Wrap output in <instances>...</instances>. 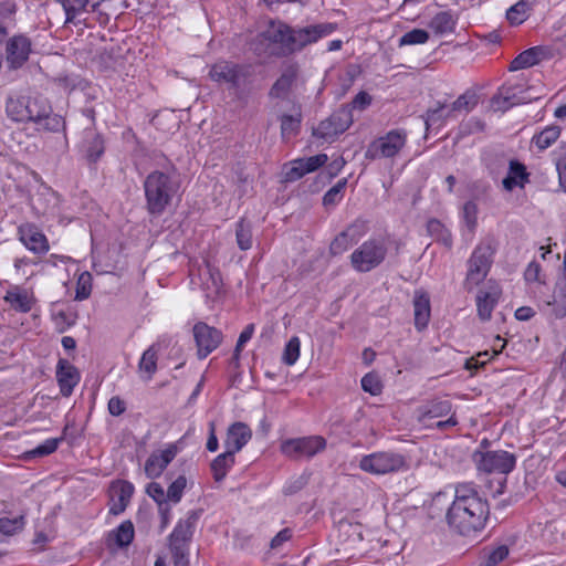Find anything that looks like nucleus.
I'll return each instance as SVG.
<instances>
[{
  "mask_svg": "<svg viewBox=\"0 0 566 566\" xmlns=\"http://www.w3.org/2000/svg\"><path fill=\"white\" fill-rule=\"evenodd\" d=\"M489 505L473 482L454 485V496L446 513L447 524L454 532L468 536L484 528Z\"/></svg>",
  "mask_w": 566,
  "mask_h": 566,
  "instance_id": "f257e3e1",
  "label": "nucleus"
},
{
  "mask_svg": "<svg viewBox=\"0 0 566 566\" xmlns=\"http://www.w3.org/2000/svg\"><path fill=\"white\" fill-rule=\"evenodd\" d=\"M209 77L218 84L229 85L234 91V99L242 107L248 105L250 96V91L245 87L250 77V69L248 66L230 61H218L211 65Z\"/></svg>",
  "mask_w": 566,
  "mask_h": 566,
  "instance_id": "f03ea898",
  "label": "nucleus"
},
{
  "mask_svg": "<svg viewBox=\"0 0 566 566\" xmlns=\"http://www.w3.org/2000/svg\"><path fill=\"white\" fill-rule=\"evenodd\" d=\"M144 189L148 212L159 216L170 205L178 185L169 174L155 170L146 177Z\"/></svg>",
  "mask_w": 566,
  "mask_h": 566,
  "instance_id": "7ed1b4c3",
  "label": "nucleus"
},
{
  "mask_svg": "<svg viewBox=\"0 0 566 566\" xmlns=\"http://www.w3.org/2000/svg\"><path fill=\"white\" fill-rule=\"evenodd\" d=\"M252 49L264 57L291 55L290 25L282 21H270L266 29L255 36Z\"/></svg>",
  "mask_w": 566,
  "mask_h": 566,
  "instance_id": "20e7f679",
  "label": "nucleus"
},
{
  "mask_svg": "<svg viewBox=\"0 0 566 566\" xmlns=\"http://www.w3.org/2000/svg\"><path fill=\"white\" fill-rule=\"evenodd\" d=\"M202 510L188 511L168 536V546L175 566H188L189 548Z\"/></svg>",
  "mask_w": 566,
  "mask_h": 566,
  "instance_id": "39448f33",
  "label": "nucleus"
},
{
  "mask_svg": "<svg viewBox=\"0 0 566 566\" xmlns=\"http://www.w3.org/2000/svg\"><path fill=\"white\" fill-rule=\"evenodd\" d=\"M49 111V102L41 96L11 94L6 101V114L15 123L40 124Z\"/></svg>",
  "mask_w": 566,
  "mask_h": 566,
  "instance_id": "423d86ee",
  "label": "nucleus"
},
{
  "mask_svg": "<svg viewBox=\"0 0 566 566\" xmlns=\"http://www.w3.org/2000/svg\"><path fill=\"white\" fill-rule=\"evenodd\" d=\"M358 467L361 471L377 476L403 472L409 469L407 457L394 450L365 454L360 458Z\"/></svg>",
  "mask_w": 566,
  "mask_h": 566,
  "instance_id": "0eeeda50",
  "label": "nucleus"
},
{
  "mask_svg": "<svg viewBox=\"0 0 566 566\" xmlns=\"http://www.w3.org/2000/svg\"><path fill=\"white\" fill-rule=\"evenodd\" d=\"M387 253L388 247L384 238H369L352 252L350 265L358 273H367L378 268Z\"/></svg>",
  "mask_w": 566,
  "mask_h": 566,
  "instance_id": "6e6552de",
  "label": "nucleus"
},
{
  "mask_svg": "<svg viewBox=\"0 0 566 566\" xmlns=\"http://www.w3.org/2000/svg\"><path fill=\"white\" fill-rule=\"evenodd\" d=\"M408 134L403 128H395L373 139L366 150L365 158L368 160H394L407 146Z\"/></svg>",
  "mask_w": 566,
  "mask_h": 566,
  "instance_id": "1a4fd4ad",
  "label": "nucleus"
},
{
  "mask_svg": "<svg viewBox=\"0 0 566 566\" xmlns=\"http://www.w3.org/2000/svg\"><path fill=\"white\" fill-rule=\"evenodd\" d=\"M473 461L479 471L504 475L512 472L516 464L515 455L505 450H475L473 453Z\"/></svg>",
  "mask_w": 566,
  "mask_h": 566,
  "instance_id": "9d476101",
  "label": "nucleus"
},
{
  "mask_svg": "<svg viewBox=\"0 0 566 566\" xmlns=\"http://www.w3.org/2000/svg\"><path fill=\"white\" fill-rule=\"evenodd\" d=\"M335 31L333 23H318L303 28L290 25L291 55L302 51L305 46L316 43Z\"/></svg>",
  "mask_w": 566,
  "mask_h": 566,
  "instance_id": "9b49d317",
  "label": "nucleus"
},
{
  "mask_svg": "<svg viewBox=\"0 0 566 566\" xmlns=\"http://www.w3.org/2000/svg\"><path fill=\"white\" fill-rule=\"evenodd\" d=\"M353 124L350 109L346 107L338 108L329 117L322 120L313 130V135L319 139L332 143L339 135L345 133Z\"/></svg>",
  "mask_w": 566,
  "mask_h": 566,
  "instance_id": "f8f14e48",
  "label": "nucleus"
},
{
  "mask_svg": "<svg viewBox=\"0 0 566 566\" xmlns=\"http://www.w3.org/2000/svg\"><path fill=\"white\" fill-rule=\"evenodd\" d=\"M326 448V440L322 436H308L284 440L281 452L292 459L312 458Z\"/></svg>",
  "mask_w": 566,
  "mask_h": 566,
  "instance_id": "ddd939ff",
  "label": "nucleus"
},
{
  "mask_svg": "<svg viewBox=\"0 0 566 566\" xmlns=\"http://www.w3.org/2000/svg\"><path fill=\"white\" fill-rule=\"evenodd\" d=\"M493 251L489 244H479L468 261L465 284L470 287L479 285L488 275L492 264Z\"/></svg>",
  "mask_w": 566,
  "mask_h": 566,
  "instance_id": "4468645a",
  "label": "nucleus"
},
{
  "mask_svg": "<svg viewBox=\"0 0 566 566\" xmlns=\"http://www.w3.org/2000/svg\"><path fill=\"white\" fill-rule=\"evenodd\" d=\"M32 43L25 35L10 38L6 45V62L10 70L21 69L29 60Z\"/></svg>",
  "mask_w": 566,
  "mask_h": 566,
  "instance_id": "2eb2a0df",
  "label": "nucleus"
},
{
  "mask_svg": "<svg viewBox=\"0 0 566 566\" xmlns=\"http://www.w3.org/2000/svg\"><path fill=\"white\" fill-rule=\"evenodd\" d=\"M193 336L198 347V357L206 358L212 353L222 340V333L209 326L206 323L199 322L193 326Z\"/></svg>",
  "mask_w": 566,
  "mask_h": 566,
  "instance_id": "dca6fc26",
  "label": "nucleus"
},
{
  "mask_svg": "<svg viewBox=\"0 0 566 566\" xmlns=\"http://www.w3.org/2000/svg\"><path fill=\"white\" fill-rule=\"evenodd\" d=\"M18 235L22 244L34 254H45L50 250L45 234L33 223L20 224Z\"/></svg>",
  "mask_w": 566,
  "mask_h": 566,
  "instance_id": "f3484780",
  "label": "nucleus"
},
{
  "mask_svg": "<svg viewBox=\"0 0 566 566\" xmlns=\"http://www.w3.org/2000/svg\"><path fill=\"white\" fill-rule=\"evenodd\" d=\"M506 164L509 170L506 177L502 180L503 188L512 191L515 187H523L528 180V174L526 172V167L517 160H506L502 157L496 168L491 167L492 172L500 170V168L504 169Z\"/></svg>",
  "mask_w": 566,
  "mask_h": 566,
  "instance_id": "a211bd4d",
  "label": "nucleus"
},
{
  "mask_svg": "<svg viewBox=\"0 0 566 566\" xmlns=\"http://www.w3.org/2000/svg\"><path fill=\"white\" fill-rule=\"evenodd\" d=\"M134 491V485L128 481L116 480L112 482L109 485V496L112 502L109 513L113 515L123 513L126 510Z\"/></svg>",
  "mask_w": 566,
  "mask_h": 566,
  "instance_id": "6ab92c4d",
  "label": "nucleus"
},
{
  "mask_svg": "<svg viewBox=\"0 0 566 566\" xmlns=\"http://www.w3.org/2000/svg\"><path fill=\"white\" fill-rule=\"evenodd\" d=\"M451 410L452 403L449 400L432 399L417 409V419L426 427H430L431 420L448 416Z\"/></svg>",
  "mask_w": 566,
  "mask_h": 566,
  "instance_id": "aec40b11",
  "label": "nucleus"
},
{
  "mask_svg": "<svg viewBox=\"0 0 566 566\" xmlns=\"http://www.w3.org/2000/svg\"><path fill=\"white\" fill-rule=\"evenodd\" d=\"M78 147L91 163H96L104 154L103 137L92 127H87L82 132Z\"/></svg>",
  "mask_w": 566,
  "mask_h": 566,
  "instance_id": "412c9836",
  "label": "nucleus"
},
{
  "mask_svg": "<svg viewBox=\"0 0 566 566\" xmlns=\"http://www.w3.org/2000/svg\"><path fill=\"white\" fill-rule=\"evenodd\" d=\"M56 380L61 394L64 397H69L80 381V374L69 360L60 358L56 365Z\"/></svg>",
  "mask_w": 566,
  "mask_h": 566,
  "instance_id": "4be33fe9",
  "label": "nucleus"
},
{
  "mask_svg": "<svg viewBox=\"0 0 566 566\" xmlns=\"http://www.w3.org/2000/svg\"><path fill=\"white\" fill-rule=\"evenodd\" d=\"M252 431L244 422H234L227 430L224 439L226 450L237 453L250 441Z\"/></svg>",
  "mask_w": 566,
  "mask_h": 566,
  "instance_id": "5701e85b",
  "label": "nucleus"
},
{
  "mask_svg": "<svg viewBox=\"0 0 566 566\" xmlns=\"http://www.w3.org/2000/svg\"><path fill=\"white\" fill-rule=\"evenodd\" d=\"M413 316H415V327L417 331L421 332L427 328L430 316H431V306H430V297L423 291H416L413 296Z\"/></svg>",
  "mask_w": 566,
  "mask_h": 566,
  "instance_id": "b1692460",
  "label": "nucleus"
},
{
  "mask_svg": "<svg viewBox=\"0 0 566 566\" xmlns=\"http://www.w3.org/2000/svg\"><path fill=\"white\" fill-rule=\"evenodd\" d=\"M104 0H61L65 11V22H74L83 12H94Z\"/></svg>",
  "mask_w": 566,
  "mask_h": 566,
  "instance_id": "393cba45",
  "label": "nucleus"
},
{
  "mask_svg": "<svg viewBox=\"0 0 566 566\" xmlns=\"http://www.w3.org/2000/svg\"><path fill=\"white\" fill-rule=\"evenodd\" d=\"M296 76L297 66L293 64L289 65L272 85L270 96L274 98L285 97L296 80Z\"/></svg>",
  "mask_w": 566,
  "mask_h": 566,
  "instance_id": "a878e982",
  "label": "nucleus"
},
{
  "mask_svg": "<svg viewBox=\"0 0 566 566\" xmlns=\"http://www.w3.org/2000/svg\"><path fill=\"white\" fill-rule=\"evenodd\" d=\"M4 300L19 312L28 313L32 310L34 298L32 294L24 289L15 287L7 292Z\"/></svg>",
  "mask_w": 566,
  "mask_h": 566,
  "instance_id": "bb28decb",
  "label": "nucleus"
},
{
  "mask_svg": "<svg viewBox=\"0 0 566 566\" xmlns=\"http://www.w3.org/2000/svg\"><path fill=\"white\" fill-rule=\"evenodd\" d=\"M235 463V454L226 450L213 459L210 464L212 476L216 482H221L233 468Z\"/></svg>",
  "mask_w": 566,
  "mask_h": 566,
  "instance_id": "cd10ccee",
  "label": "nucleus"
},
{
  "mask_svg": "<svg viewBox=\"0 0 566 566\" xmlns=\"http://www.w3.org/2000/svg\"><path fill=\"white\" fill-rule=\"evenodd\" d=\"M499 294L496 291H479L476 295V308L478 315L482 321H489L492 316V312L497 303Z\"/></svg>",
  "mask_w": 566,
  "mask_h": 566,
  "instance_id": "c85d7f7f",
  "label": "nucleus"
},
{
  "mask_svg": "<svg viewBox=\"0 0 566 566\" xmlns=\"http://www.w3.org/2000/svg\"><path fill=\"white\" fill-rule=\"evenodd\" d=\"M457 25V19L448 11L437 13L429 22V28L438 35L452 33Z\"/></svg>",
  "mask_w": 566,
  "mask_h": 566,
  "instance_id": "c756f323",
  "label": "nucleus"
},
{
  "mask_svg": "<svg viewBox=\"0 0 566 566\" xmlns=\"http://www.w3.org/2000/svg\"><path fill=\"white\" fill-rule=\"evenodd\" d=\"M478 104V96L472 91H467L460 95L451 105H448L447 116L455 117L457 113H469Z\"/></svg>",
  "mask_w": 566,
  "mask_h": 566,
  "instance_id": "7c9ffc66",
  "label": "nucleus"
},
{
  "mask_svg": "<svg viewBox=\"0 0 566 566\" xmlns=\"http://www.w3.org/2000/svg\"><path fill=\"white\" fill-rule=\"evenodd\" d=\"M562 128L557 125H549L534 135L532 144H534L539 151H543L551 147L560 136Z\"/></svg>",
  "mask_w": 566,
  "mask_h": 566,
  "instance_id": "2f4dec72",
  "label": "nucleus"
},
{
  "mask_svg": "<svg viewBox=\"0 0 566 566\" xmlns=\"http://www.w3.org/2000/svg\"><path fill=\"white\" fill-rule=\"evenodd\" d=\"M157 350L154 346L148 347L142 355L138 369L142 374V378L150 380L157 370Z\"/></svg>",
  "mask_w": 566,
  "mask_h": 566,
  "instance_id": "473e14b6",
  "label": "nucleus"
},
{
  "mask_svg": "<svg viewBox=\"0 0 566 566\" xmlns=\"http://www.w3.org/2000/svg\"><path fill=\"white\" fill-rule=\"evenodd\" d=\"M541 50L536 46L520 53L510 64V71L515 72L531 67L539 62Z\"/></svg>",
  "mask_w": 566,
  "mask_h": 566,
  "instance_id": "72a5a7b5",
  "label": "nucleus"
},
{
  "mask_svg": "<svg viewBox=\"0 0 566 566\" xmlns=\"http://www.w3.org/2000/svg\"><path fill=\"white\" fill-rule=\"evenodd\" d=\"M448 108V105L441 103H438L437 107L429 108L423 116L426 128L441 127L447 119L453 118V116H447Z\"/></svg>",
  "mask_w": 566,
  "mask_h": 566,
  "instance_id": "f704fd0d",
  "label": "nucleus"
},
{
  "mask_svg": "<svg viewBox=\"0 0 566 566\" xmlns=\"http://www.w3.org/2000/svg\"><path fill=\"white\" fill-rule=\"evenodd\" d=\"M134 535L135 530L133 523L130 521H124L111 533L109 537L118 547H126L133 542Z\"/></svg>",
  "mask_w": 566,
  "mask_h": 566,
  "instance_id": "c9c22d12",
  "label": "nucleus"
},
{
  "mask_svg": "<svg viewBox=\"0 0 566 566\" xmlns=\"http://www.w3.org/2000/svg\"><path fill=\"white\" fill-rule=\"evenodd\" d=\"M235 241L239 249L242 251H247L252 248V226L244 219H240L235 224Z\"/></svg>",
  "mask_w": 566,
  "mask_h": 566,
  "instance_id": "e433bc0d",
  "label": "nucleus"
},
{
  "mask_svg": "<svg viewBox=\"0 0 566 566\" xmlns=\"http://www.w3.org/2000/svg\"><path fill=\"white\" fill-rule=\"evenodd\" d=\"M532 6L525 0H520L506 11V19L512 25H520L527 20Z\"/></svg>",
  "mask_w": 566,
  "mask_h": 566,
  "instance_id": "4c0bfd02",
  "label": "nucleus"
},
{
  "mask_svg": "<svg viewBox=\"0 0 566 566\" xmlns=\"http://www.w3.org/2000/svg\"><path fill=\"white\" fill-rule=\"evenodd\" d=\"M509 556V547L499 545L490 551H485L481 556L478 566H496Z\"/></svg>",
  "mask_w": 566,
  "mask_h": 566,
  "instance_id": "58836bf2",
  "label": "nucleus"
},
{
  "mask_svg": "<svg viewBox=\"0 0 566 566\" xmlns=\"http://www.w3.org/2000/svg\"><path fill=\"white\" fill-rule=\"evenodd\" d=\"M25 516L23 514L9 517H0V533L6 536H12L24 528Z\"/></svg>",
  "mask_w": 566,
  "mask_h": 566,
  "instance_id": "ea45409f",
  "label": "nucleus"
},
{
  "mask_svg": "<svg viewBox=\"0 0 566 566\" xmlns=\"http://www.w3.org/2000/svg\"><path fill=\"white\" fill-rule=\"evenodd\" d=\"M301 114L283 115L281 117V134L283 139L295 136L301 127Z\"/></svg>",
  "mask_w": 566,
  "mask_h": 566,
  "instance_id": "a19ab883",
  "label": "nucleus"
},
{
  "mask_svg": "<svg viewBox=\"0 0 566 566\" xmlns=\"http://www.w3.org/2000/svg\"><path fill=\"white\" fill-rule=\"evenodd\" d=\"M300 353L301 340L297 336H293L290 338V340L286 343L284 347L282 361L287 366H293L300 358Z\"/></svg>",
  "mask_w": 566,
  "mask_h": 566,
  "instance_id": "79ce46f5",
  "label": "nucleus"
},
{
  "mask_svg": "<svg viewBox=\"0 0 566 566\" xmlns=\"http://www.w3.org/2000/svg\"><path fill=\"white\" fill-rule=\"evenodd\" d=\"M429 39L430 34L428 31L423 29H412L399 39L398 44L399 46L424 44Z\"/></svg>",
  "mask_w": 566,
  "mask_h": 566,
  "instance_id": "37998d69",
  "label": "nucleus"
},
{
  "mask_svg": "<svg viewBox=\"0 0 566 566\" xmlns=\"http://www.w3.org/2000/svg\"><path fill=\"white\" fill-rule=\"evenodd\" d=\"M347 186V178L339 179L323 197L325 207L335 206L344 197V191Z\"/></svg>",
  "mask_w": 566,
  "mask_h": 566,
  "instance_id": "c03bdc74",
  "label": "nucleus"
},
{
  "mask_svg": "<svg viewBox=\"0 0 566 566\" xmlns=\"http://www.w3.org/2000/svg\"><path fill=\"white\" fill-rule=\"evenodd\" d=\"M92 274L87 271L82 272L76 282L75 300L84 301L90 297L92 293Z\"/></svg>",
  "mask_w": 566,
  "mask_h": 566,
  "instance_id": "a18cd8bd",
  "label": "nucleus"
},
{
  "mask_svg": "<svg viewBox=\"0 0 566 566\" xmlns=\"http://www.w3.org/2000/svg\"><path fill=\"white\" fill-rule=\"evenodd\" d=\"M210 283H205V291L207 298L214 301L218 298L222 292V281L220 277V273L212 269H208Z\"/></svg>",
  "mask_w": 566,
  "mask_h": 566,
  "instance_id": "49530a36",
  "label": "nucleus"
},
{
  "mask_svg": "<svg viewBox=\"0 0 566 566\" xmlns=\"http://www.w3.org/2000/svg\"><path fill=\"white\" fill-rule=\"evenodd\" d=\"M451 505L450 499L446 492L436 493L429 504V512L432 517L440 516L443 512L447 513L448 507Z\"/></svg>",
  "mask_w": 566,
  "mask_h": 566,
  "instance_id": "de8ad7c7",
  "label": "nucleus"
},
{
  "mask_svg": "<svg viewBox=\"0 0 566 566\" xmlns=\"http://www.w3.org/2000/svg\"><path fill=\"white\" fill-rule=\"evenodd\" d=\"M427 231L431 237L441 240L446 245H451V234L438 219H430L427 222Z\"/></svg>",
  "mask_w": 566,
  "mask_h": 566,
  "instance_id": "09e8293b",
  "label": "nucleus"
},
{
  "mask_svg": "<svg viewBox=\"0 0 566 566\" xmlns=\"http://www.w3.org/2000/svg\"><path fill=\"white\" fill-rule=\"evenodd\" d=\"M307 172L302 158L294 159L284 166V180L295 181L305 176Z\"/></svg>",
  "mask_w": 566,
  "mask_h": 566,
  "instance_id": "8fccbe9b",
  "label": "nucleus"
},
{
  "mask_svg": "<svg viewBox=\"0 0 566 566\" xmlns=\"http://www.w3.org/2000/svg\"><path fill=\"white\" fill-rule=\"evenodd\" d=\"M39 125L44 130L56 133L65 128V120L61 115L53 114L52 107L50 106L48 115L43 117L42 123Z\"/></svg>",
  "mask_w": 566,
  "mask_h": 566,
  "instance_id": "3c124183",
  "label": "nucleus"
},
{
  "mask_svg": "<svg viewBox=\"0 0 566 566\" xmlns=\"http://www.w3.org/2000/svg\"><path fill=\"white\" fill-rule=\"evenodd\" d=\"M64 440V437L50 438L36 446L29 453L32 457H44L56 451L59 444Z\"/></svg>",
  "mask_w": 566,
  "mask_h": 566,
  "instance_id": "603ef678",
  "label": "nucleus"
},
{
  "mask_svg": "<svg viewBox=\"0 0 566 566\" xmlns=\"http://www.w3.org/2000/svg\"><path fill=\"white\" fill-rule=\"evenodd\" d=\"M353 243L356 241H352L350 232L346 230L340 232L331 243L329 251L333 255H339L344 253Z\"/></svg>",
  "mask_w": 566,
  "mask_h": 566,
  "instance_id": "864d4df0",
  "label": "nucleus"
},
{
  "mask_svg": "<svg viewBox=\"0 0 566 566\" xmlns=\"http://www.w3.org/2000/svg\"><path fill=\"white\" fill-rule=\"evenodd\" d=\"M187 486V479L185 475H179L167 490V499L168 501L177 504L180 502L184 491Z\"/></svg>",
  "mask_w": 566,
  "mask_h": 566,
  "instance_id": "5fc2aeb1",
  "label": "nucleus"
},
{
  "mask_svg": "<svg viewBox=\"0 0 566 566\" xmlns=\"http://www.w3.org/2000/svg\"><path fill=\"white\" fill-rule=\"evenodd\" d=\"M361 388L364 391L370 395H379L381 392L382 385L379 377L374 373H368L361 378Z\"/></svg>",
  "mask_w": 566,
  "mask_h": 566,
  "instance_id": "6e6d98bb",
  "label": "nucleus"
},
{
  "mask_svg": "<svg viewBox=\"0 0 566 566\" xmlns=\"http://www.w3.org/2000/svg\"><path fill=\"white\" fill-rule=\"evenodd\" d=\"M165 469L166 467L156 453L150 454L145 463V473L150 479L158 478Z\"/></svg>",
  "mask_w": 566,
  "mask_h": 566,
  "instance_id": "4d7b16f0",
  "label": "nucleus"
},
{
  "mask_svg": "<svg viewBox=\"0 0 566 566\" xmlns=\"http://www.w3.org/2000/svg\"><path fill=\"white\" fill-rule=\"evenodd\" d=\"M146 492L159 506L167 504V492H165L164 488L159 483H149Z\"/></svg>",
  "mask_w": 566,
  "mask_h": 566,
  "instance_id": "13d9d810",
  "label": "nucleus"
},
{
  "mask_svg": "<svg viewBox=\"0 0 566 566\" xmlns=\"http://www.w3.org/2000/svg\"><path fill=\"white\" fill-rule=\"evenodd\" d=\"M542 268L538 262L532 261L524 271V279L527 283H545L542 275Z\"/></svg>",
  "mask_w": 566,
  "mask_h": 566,
  "instance_id": "bf43d9fd",
  "label": "nucleus"
},
{
  "mask_svg": "<svg viewBox=\"0 0 566 566\" xmlns=\"http://www.w3.org/2000/svg\"><path fill=\"white\" fill-rule=\"evenodd\" d=\"M302 160L305 166L306 172L310 174L315 171L319 167L324 166L327 163L328 157L326 154H318L307 158H302Z\"/></svg>",
  "mask_w": 566,
  "mask_h": 566,
  "instance_id": "052dcab7",
  "label": "nucleus"
},
{
  "mask_svg": "<svg viewBox=\"0 0 566 566\" xmlns=\"http://www.w3.org/2000/svg\"><path fill=\"white\" fill-rule=\"evenodd\" d=\"M350 232L352 241H358L368 231L367 222L364 220H355L347 229Z\"/></svg>",
  "mask_w": 566,
  "mask_h": 566,
  "instance_id": "680f3d73",
  "label": "nucleus"
},
{
  "mask_svg": "<svg viewBox=\"0 0 566 566\" xmlns=\"http://www.w3.org/2000/svg\"><path fill=\"white\" fill-rule=\"evenodd\" d=\"M126 410V403L118 396H114L108 401V411L112 416L118 417Z\"/></svg>",
  "mask_w": 566,
  "mask_h": 566,
  "instance_id": "e2e57ef3",
  "label": "nucleus"
},
{
  "mask_svg": "<svg viewBox=\"0 0 566 566\" xmlns=\"http://www.w3.org/2000/svg\"><path fill=\"white\" fill-rule=\"evenodd\" d=\"M292 537V530L286 527L281 530L270 543L272 549H276L281 547L285 542L290 541Z\"/></svg>",
  "mask_w": 566,
  "mask_h": 566,
  "instance_id": "0e129e2a",
  "label": "nucleus"
},
{
  "mask_svg": "<svg viewBox=\"0 0 566 566\" xmlns=\"http://www.w3.org/2000/svg\"><path fill=\"white\" fill-rule=\"evenodd\" d=\"M478 207L473 201H468L463 206V216L469 226H474L476 222Z\"/></svg>",
  "mask_w": 566,
  "mask_h": 566,
  "instance_id": "69168bd1",
  "label": "nucleus"
},
{
  "mask_svg": "<svg viewBox=\"0 0 566 566\" xmlns=\"http://www.w3.org/2000/svg\"><path fill=\"white\" fill-rule=\"evenodd\" d=\"M254 327L253 325H248L240 334L237 345H235V354L238 355L243 346L251 339L253 335Z\"/></svg>",
  "mask_w": 566,
  "mask_h": 566,
  "instance_id": "338daca9",
  "label": "nucleus"
},
{
  "mask_svg": "<svg viewBox=\"0 0 566 566\" xmlns=\"http://www.w3.org/2000/svg\"><path fill=\"white\" fill-rule=\"evenodd\" d=\"M560 187L566 191V156L558 157L555 161Z\"/></svg>",
  "mask_w": 566,
  "mask_h": 566,
  "instance_id": "774afa93",
  "label": "nucleus"
}]
</instances>
